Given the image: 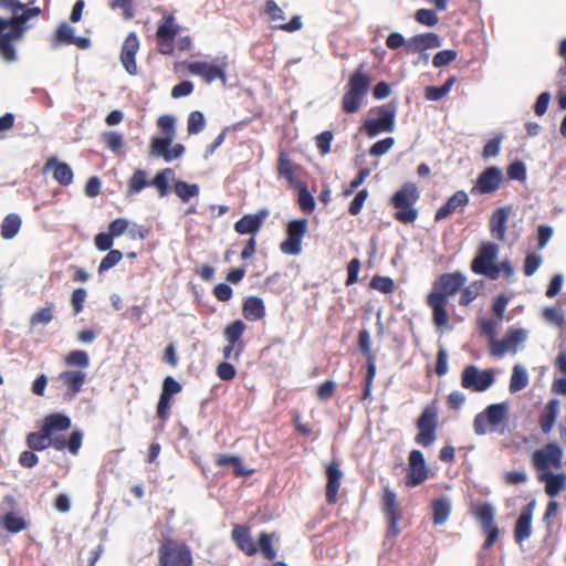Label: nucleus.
Returning a JSON list of instances; mask_svg holds the SVG:
<instances>
[{
	"label": "nucleus",
	"instance_id": "nucleus-48",
	"mask_svg": "<svg viewBox=\"0 0 566 566\" xmlns=\"http://www.w3.org/2000/svg\"><path fill=\"white\" fill-rule=\"evenodd\" d=\"M175 192L184 202H188L192 197L199 195L200 187L197 184L178 180L175 184Z\"/></svg>",
	"mask_w": 566,
	"mask_h": 566
},
{
	"label": "nucleus",
	"instance_id": "nucleus-7",
	"mask_svg": "<svg viewBox=\"0 0 566 566\" xmlns=\"http://www.w3.org/2000/svg\"><path fill=\"white\" fill-rule=\"evenodd\" d=\"M437 427H438V412L432 406H427L418 421L417 428L419 430L416 436V442L422 447H429L433 444L437 439Z\"/></svg>",
	"mask_w": 566,
	"mask_h": 566
},
{
	"label": "nucleus",
	"instance_id": "nucleus-8",
	"mask_svg": "<svg viewBox=\"0 0 566 566\" xmlns=\"http://www.w3.org/2000/svg\"><path fill=\"white\" fill-rule=\"evenodd\" d=\"M384 514L387 518V532L385 536V544L395 539L399 534L398 521L400 520V510L397 505V495L389 486L384 489L382 495Z\"/></svg>",
	"mask_w": 566,
	"mask_h": 566
},
{
	"label": "nucleus",
	"instance_id": "nucleus-44",
	"mask_svg": "<svg viewBox=\"0 0 566 566\" xmlns=\"http://www.w3.org/2000/svg\"><path fill=\"white\" fill-rule=\"evenodd\" d=\"M277 174L285 178L291 185H295V165L285 153H281L277 161Z\"/></svg>",
	"mask_w": 566,
	"mask_h": 566
},
{
	"label": "nucleus",
	"instance_id": "nucleus-25",
	"mask_svg": "<svg viewBox=\"0 0 566 566\" xmlns=\"http://www.w3.org/2000/svg\"><path fill=\"white\" fill-rule=\"evenodd\" d=\"M44 172L52 171L53 178L61 186H70L73 182L74 174L71 166L66 163L60 161L56 157H51L46 160Z\"/></svg>",
	"mask_w": 566,
	"mask_h": 566
},
{
	"label": "nucleus",
	"instance_id": "nucleus-42",
	"mask_svg": "<svg viewBox=\"0 0 566 566\" xmlns=\"http://www.w3.org/2000/svg\"><path fill=\"white\" fill-rule=\"evenodd\" d=\"M455 82L457 77L450 76L442 86H427L424 97L428 101H440L451 91Z\"/></svg>",
	"mask_w": 566,
	"mask_h": 566
},
{
	"label": "nucleus",
	"instance_id": "nucleus-29",
	"mask_svg": "<svg viewBox=\"0 0 566 566\" xmlns=\"http://www.w3.org/2000/svg\"><path fill=\"white\" fill-rule=\"evenodd\" d=\"M231 537L237 546L248 556H252L256 553L258 548L251 538L249 527L235 525L232 530Z\"/></svg>",
	"mask_w": 566,
	"mask_h": 566
},
{
	"label": "nucleus",
	"instance_id": "nucleus-43",
	"mask_svg": "<svg viewBox=\"0 0 566 566\" xmlns=\"http://www.w3.org/2000/svg\"><path fill=\"white\" fill-rule=\"evenodd\" d=\"M297 187V203L300 208L305 213H312L316 206L313 195L308 191L307 185L305 182H298Z\"/></svg>",
	"mask_w": 566,
	"mask_h": 566
},
{
	"label": "nucleus",
	"instance_id": "nucleus-14",
	"mask_svg": "<svg viewBox=\"0 0 566 566\" xmlns=\"http://www.w3.org/2000/svg\"><path fill=\"white\" fill-rule=\"evenodd\" d=\"M502 180V170L496 166H490L479 175L475 185L471 189V192L474 195L493 193L500 188Z\"/></svg>",
	"mask_w": 566,
	"mask_h": 566
},
{
	"label": "nucleus",
	"instance_id": "nucleus-5",
	"mask_svg": "<svg viewBox=\"0 0 566 566\" xmlns=\"http://www.w3.org/2000/svg\"><path fill=\"white\" fill-rule=\"evenodd\" d=\"M497 255L499 245L496 243L483 242L471 262L472 272L490 280H496L499 277V270H495Z\"/></svg>",
	"mask_w": 566,
	"mask_h": 566
},
{
	"label": "nucleus",
	"instance_id": "nucleus-56",
	"mask_svg": "<svg viewBox=\"0 0 566 566\" xmlns=\"http://www.w3.org/2000/svg\"><path fill=\"white\" fill-rule=\"evenodd\" d=\"M358 346L359 349L366 355L367 364L375 363V356L371 352L370 334L367 329H361L358 334Z\"/></svg>",
	"mask_w": 566,
	"mask_h": 566
},
{
	"label": "nucleus",
	"instance_id": "nucleus-62",
	"mask_svg": "<svg viewBox=\"0 0 566 566\" xmlns=\"http://www.w3.org/2000/svg\"><path fill=\"white\" fill-rule=\"evenodd\" d=\"M395 145V138L394 137H386L384 139H380L376 142L370 148H369V155L379 157L385 154H387L391 147Z\"/></svg>",
	"mask_w": 566,
	"mask_h": 566
},
{
	"label": "nucleus",
	"instance_id": "nucleus-22",
	"mask_svg": "<svg viewBox=\"0 0 566 566\" xmlns=\"http://www.w3.org/2000/svg\"><path fill=\"white\" fill-rule=\"evenodd\" d=\"M534 509L535 501H532L523 507L518 518L516 520L514 538L518 544L523 543L532 535V518Z\"/></svg>",
	"mask_w": 566,
	"mask_h": 566
},
{
	"label": "nucleus",
	"instance_id": "nucleus-21",
	"mask_svg": "<svg viewBox=\"0 0 566 566\" xmlns=\"http://www.w3.org/2000/svg\"><path fill=\"white\" fill-rule=\"evenodd\" d=\"M469 196L464 190L455 191L434 214V221L440 222L458 210L462 211L469 205Z\"/></svg>",
	"mask_w": 566,
	"mask_h": 566
},
{
	"label": "nucleus",
	"instance_id": "nucleus-6",
	"mask_svg": "<svg viewBox=\"0 0 566 566\" xmlns=\"http://www.w3.org/2000/svg\"><path fill=\"white\" fill-rule=\"evenodd\" d=\"M495 382V373L492 368L480 369L475 365H468L461 373V386L473 392H484Z\"/></svg>",
	"mask_w": 566,
	"mask_h": 566
},
{
	"label": "nucleus",
	"instance_id": "nucleus-26",
	"mask_svg": "<svg viewBox=\"0 0 566 566\" xmlns=\"http://www.w3.org/2000/svg\"><path fill=\"white\" fill-rule=\"evenodd\" d=\"M326 476H327V485H326V501L328 504H334L337 501V494L340 486V480L343 478V472L339 469V462L337 460H333L326 467Z\"/></svg>",
	"mask_w": 566,
	"mask_h": 566
},
{
	"label": "nucleus",
	"instance_id": "nucleus-17",
	"mask_svg": "<svg viewBox=\"0 0 566 566\" xmlns=\"http://www.w3.org/2000/svg\"><path fill=\"white\" fill-rule=\"evenodd\" d=\"M409 472L406 478V484L409 488L421 484L428 478L424 455L420 450H412L409 453Z\"/></svg>",
	"mask_w": 566,
	"mask_h": 566
},
{
	"label": "nucleus",
	"instance_id": "nucleus-27",
	"mask_svg": "<svg viewBox=\"0 0 566 566\" xmlns=\"http://www.w3.org/2000/svg\"><path fill=\"white\" fill-rule=\"evenodd\" d=\"M71 426L72 420L69 416L61 412H53L44 417L41 423V429L51 437H61L56 433L69 430Z\"/></svg>",
	"mask_w": 566,
	"mask_h": 566
},
{
	"label": "nucleus",
	"instance_id": "nucleus-20",
	"mask_svg": "<svg viewBox=\"0 0 566 566\" xmlns=\"http://www.w3.org/2000/svg\"><path fill=\"white\" fill-rule=\"evenodd\" d=\"M164 556L167 566H192L191 551L185 544L177 548L163 544L159 548V559Z\"/></svg>",
	"mask_w": 566,
	"mask_h": 566
},
{
	"label": "nucleus",
	"instance_id": "nucleus-23",
	"mask_svg": "<svg viewBox=\"0 0 566 566\" xmlns=\"http://www.w3.org/2000/svg\"><path fill=\"white\" fill-rule=\"evenodd\" d=\"M441 45L442 40L438 34L433 32L421 33L408 39L407 53H422L430 49L440 48Z\"/></svg>",
	"mask_w": 566,
	"mask_h": 566
},
{
	"label": "nucleus",
	"instance_id": "nucleus-18",
	"mask_svg": "<svg viewBox=\"0 0 566 566\" xmlns=\"http://www.w3.org/2000/svg\"><path fill=\"white\" fill-rule=\"evenodd\" d=\"M139 50V40L135 32H130L124 43L122 45L120 51V63L123 64L125 71L129 75H136L138 73L137 64H136V54Z\"/></svg>",
	"mask_w": 566,
	"mask_h": 566
},
{
	"label": "nucleus",
	"instance_id": "nucleus-2",
	"mask_svg": "<svg viewBox=\"0 0 566 566\" xmlns=\"http://www.w3.org/2000/svg\"><path fill=\"white\" fill-rule=\"evenodd\" d=\"M420 193L415 182H405L390 198V205L397 210L395 219L401 223H413L418 218V210L415 208Z\"/></svg>",
	"mask_w": 566,
	"mask_h": 566
},
{
	"label": "nucleus",
	"instance_id": "nucleus-30",
	"mask_svg": "<svg viewBox=\"0 0 566 566\" xmlns=\"http://www.w3.org/2000/svg\"><path fill=\"white\" fill-rule=\"evenodd\" d=\"M242 313L245 319L256 322L265 316L264 302L259 296H248L242 306Z\"/></svg>",
	"mask_w": 566,
	"mask_h": 566
},
{
	"label": "nucleus",
	"instance_id": "nucleus-49",
	"mask_svg": "<svg viewBox=\"0 0 566 566\" xmlns=\"http://www.w3.org/2000/svg\"><path fill=\"white\" fill-rule=\"evenodd\" d=\"M104 145L115 154H118L124 146L123 134L115 130H106L101 135Z\"/></svg>",
	"mask_w": 566,
	"mask_h": 566
},
{
	"label": "nucleus",
	"instance_id": "nucleus-52",
	"mask_svg": "<svg viewBox=\"0 0 566 566\" xmlns=\"http://www.w3.org/2000/svg\"><path fill=\"white\" fill-rule=\"evenodd\" d=\"M188 134L189 135H197L201 133L205 129L206 126V118L202 112L200 111H193L188 116Z\"/></svg>",
	"mask_w": 566,
	"mask_h": 566
},
{
	"label": "nucleus",
	"instance_id": "nucleus-28",
	"mask_svg": "<svg viewBox=\"0 0 566 566\" xmlns=\"http://www.w3.org/2000/svg\"><path fill=\"white\" fill-rule=\"evenodd\" d=\"M512 207L504 206L495 209L490 218V231L493 238L504 241L506 233V223Z\"/></svg>",
	"mask_w": 566,
	"mask_h": 566
},
{
	"label": "nucleus",
	"instance_id": "nucleus-54",
	"mask_svg": "<svg viewBox=\"0 0 566 566\" xmlns=\"http://www.w3.org/2000/svg\"><path fill=\"white\" fill-rule=\"evenodd\" d=\"M123 259V253L119 250H109L108 253L102 259L98 265V274H103L117 265Z\"/></svg>",
	"mask_w": 566,
	"mask_h": 566
},
{
	"label": "nucleus",
	"instance_id": "nucleus-9",
	"mask_svg": "<svg viewBox=\"0 0 566 566\" xmlns=\"http://www.w3.org/2000/svg\"><path fill=\"white\" fill-rule=\"evenodd\" d=\"M179 30L180 27L175 22V17L172 14L163 19L156 31L157 49L160 54H174L175 41Z\"/></svg>",
	"mask_w": 566,
	"mask_h": 566
},
{
	"label": "nucleus",
	"instance_id": "nucleus-4",
	"mask_svg": "<svg viewBox=\"0 0 566 566\" xmlns=\"http://www.w3.org/2000/svg\"><path fill=\"white\" fill-rule=\"evenodd\" d=\"M510 403L507 401L491 403L473 419V430L476 436L499 431V426L509 419ZM504 433V429L500 430Z\"/></svg>",
	"mask_w": 566,
	"mask_h": 566
},
{
	"label": "nucleus",
	"instance_id": "nucleus-45",
	"mask_svg": "<svg viewBox=\"0 0 566 566\" xmlns=\"http://www.w3.org/2000/svg\"><path fill=\"white\" fill-rule=\"evenodd\" d=\"M1 525L12 534L19 533L27 527L24 518L15 515L13 512H8L1 517Z\"/></svg>",
	"mask_w": 566,
	"mask_h": 566
},
{
	"label": "nucleus",
	"instance_id": "nucleus-24",
	"mask_svg": "<svg viewBox=\"0 0 566 566\" xmlns=\"http://www.w3.org/2000/svg\"><path fill=\"white\" fill-rule=\"evenodd\" d=\"M427 304L432 310V319L437 327H444L448 325V298L444 293H429L427 296Z\"/></svg>",
	"mask_w": 566,
	"mask_h": 566
},
{
	"label": "nucleus",
	"instance_id": "nucleus-3",
	"mask_svg": "<svg viewBox=\"0 0 566 566\" xmlns=\"http://www.w3.org/2000/svg\"><path fill=\"white\" fill-rule=\"evenodd\" d=\"M398 102L396 99L370 109L374 118H366L361 129L369 138H375L381 133H392L396 128Z\"/></svg>",
	"mask_w": 566,
	"mask_h": 566
},
{
	"label": "nucleus",
	"instance_id": "nucleus-40",
	"mask_svg": "<svg viewBox=\"0 0 566 566\" xmlns=\"http://www.w3.org/2000/svg\"><path fill=\"white\" fill-rule=\"evenodd\" d=\"M175 138L167 136H154L149 146V154L151 157H163L166 159L169 147L171 146Z\"/></svg>",
	"mask_w": 566,
	"mask_h": 566
},
{
	"label": "nucleus",
	"instance_id": "nucleus-59",
	"mask_svg": "<svg viewBox=\"0 0 566 566\" xmlns=\"http://www.w3.org/2000/svg\"><path fill=\"white\" fill-rule=\"evenodd\" d=\"M415 19L418 23L426 27H434L439 19L437 13L431 9H419L415 13Z\"/></svg>",
	"mask_w": 566,
	"mask_h": 566
},
{
	"label": "nucleus",
	"instance_id": "nucleus-13",
	"mask_svg": "<svg viewBox=\"0 0 566 566\" xmlns=\"http://www.w3.org/2000/svg\"><path fill=\"white\" fill-rule=\"evenodd\" d=\"M563 450L554 442L533 453V464L538 471H549L551 467L559 468L562 465Z\"/></svg>",
	"mask_w": 566,
	"mask_h": 566
},
{
	"label": "nucleus",
	"instance_id": "nucleus-10",
	"mask_svg": "<svg viewBox=\"0 0 566 566\" xmlns=\"http://www.w3.org/2000/svg\"><path fill=\"white\" fill-rule=\"evenodd\" d=\"M474 515L484 534H486L484 548H490L499 537V527L494 523L495 510L489 502L478 505L474 510Z\"/></svg>",
	"mask_w": 566,
	"mask_h": 566
},
{
	"label": "nucleus",
	"instance_id": "nucleus-33",
	"mask_svg": "<svg viewBox=\"0 0 566 566\" xmlns=\"http://www.w3.org/2000/svg\"><path fill=\"white\" fill-rule=\"evenodd\" d=\"M59 379L67 385L72 395H76L82 390L86 380V373L83 370H65L59 375Z\"/></svg>",
	"mask_w": 566,
	"mask_h": 566
},
{
	"label": "nucleus",
	"instance_id": "nucleus-39",
	"mask_svg": "<svg viewBox=\"0 0 566 566\" xmlns=\"http://www.w3.org/2000/svg\"><path fill=\"white\" fill-rule=\"evenodd\" d=\"M74 28L71 27L67 22H61L56 28L52 39V48L56 49L60 45H71L72 41H74Z\"/></svg>",
	"mask_w": 566,
	"mask_h": 566
},
{
	"label": "nucleus",
	"instance_id": "nucleus-36",
	"mask_svg": "<svg viewBox=\"0 0 566 566\" xmlns=\"http://www.w3.org/2000/svg\"><path fill=\"white\" fill-rule=\"evenodd\" d=\"M528 380L526 368L520 364L514 365L509 386L510 392L515 394L523 390L527 387Z\"/></svg>",
	"mask_w": 566,
	"mask_h": 566
},
{
	"label": "nucleus",
	"instance_id": "nucleus-57",
	"mask_svg": "<svg viewBox=\"0 0 566 566\" xmlns=\"http://www.w3.org/2000/svg\"><path fill=\"white\" fill-rule=\"evenodd\" d=\"M458 56V52L455 50L447 49L439 51L434 54L432 59V65L437 69L449 65L453 62Z\"/></svg>",
	"mask_w": 566,
	"mask_h": 566
},
{
	"label": "nucleus",
	"instance_id": "nucleus-46",
	"mask_svg": "<svg viewBox=\"0 0 566 566\" xmlns=\"http://www.w3.org/2000/svg\"><path fill=\"white\" fill-rule=\"evenodd\" d=\"M245 329V323L241 319H235L224 328L223 336L228 343L238 344Z\"/></svg>",
	"mask_w": 566,
	"mask_h": 566
},
{
	"label": "nucleus",
	"instance_id": "nucleus-1",
	"mask_svg": "<svg viewBox=\"0 0 566 566\" xmlns=\"http://www.w3.org/2000/svg\"><path fill=\"white\" fill-rule=\"evenodd\" d=\"M83 433L80 430H74L67 439L64 437H51L43 429L40 432H30L27 436L25 442L32 451H43L48 448H53L57 451L67 449L70 453L76 455L82 447Z\"/></svg>",
	"mask_w": 566,
	"mask_h": 566
},
{
	"label": "nucleus",
	"instance_id": "nucleus-50",
	"mask_svg": "<svg viewBox=\"0 0 566 566\" xmlns=\"http://www.w3.org/2000/svg\"><path fill=\"white\" fill-rule=\"evenodd\" d=\"M217 464L220 467L233 465L235 476H245L251 473L242 465V461L237 455L222 454L217 459Z\"/></svg>",
	"mask_w": 566,
	"mask_h": 566
},
{
	"label": "nucleus",
	"instance_id": "nucleus-60",
	"mask_svg": "<svg viewBox=\"0 0 566 566\" xmlns=\"http://www.w3.org/2000/svg\"><path fill=\"white\" fill-rule=\"evenodd\" d=\"M507 177L511 180L524 181L526 179V166L521 160L511 163L507 167Z\"/></svg>",
	"mask_w": 566,
	"mask_h": 566
},
{
	"label": "nucleus",
	"instance_id": "nucleus-32",
	"mask_svg": "<svg viewBox=\"0 0 566 566\" xmlns=\"http://www.w3.org/2000/svg\"><path fill=\"white\" fill-rule=\"evenodd\" d=\"M559 402L557 399L549 400L539 416V426L544 433H548L556 422Z\"/></svg>",
	"mask_w": 566,
	"mask_h": 566
},
{
	"label": "nucleus",
	"instance_id": "nucleus-31",
	"mask_svg": "<svg viewBox=\"0 0 566 566\" xmlns=\"http://www.w3.org/2000/svg\"><path fill=\"white\" fill-rule=\"evenodd\" d=\"M364 64H360L359 67L350 75L347 88L355 94H360L361 96H366L370 87V77L368 74L364 73Z\"/></svg>",
	"mask_w": 566,
	"mask_h": 566
},
{
	"label": "nucleus",
	"instance_id": "nucleus-58",
	"mask_svg": "<svg viewBox=\"0 0 566 566\" xmlns=\"http://www.w3.org/2000/svg\"><path fill=\"white\" fill-rule=\"evenodd\" d=\"M370 287L382 293H391L395 289L392 279L388 276L375 275L370 281Z\"/></svg>",
	"mask_w": 566,
	"mask_h": 566
},
{
	"label": "nucleus",
	"instance_id": "nucleus-35",
	"mask_svg": "<svg viewBox=\"0 0 566 566\" xmlns=\"http://www.w3.org/2000/svg\"><path fill=\"white\" fill-rule=\"evenodd\" d=\"M146 187H150L149 180L147 179V172L143 169H136L128 180V187L126 190V198H130Z\"/></svg>",
	"mask_w": 566,
	"mask_h": 566
},
{
	"label": "nucleus",
	"instance_id": "nucleus-37",
	"mask_svg": "<svg viewBox=\"0 0 566 566\" xmlns=\"http://www.w3.org/2000/svg\"><path fill=\"white\" fill-rule=\"evenodd\" d=\"M21 223L22 221L19 214L9 213L1 222V237L6 240L13 239L19 233Z\"/></svg>",
	"mask_w": 566,
	"mask_h": 566
},
{
	"label": "nucleus",
	"instance_id": "nucleus-19",
	"mask_svg": "<svg viewBox=\"0 0 566 566\" xmlns=\"http://www.w3.org/2000/svg\"><path fill=\"white\" fill-rule=\"evenodd\" d=\"M269 216L270 210L266 208H262L255 213L244 214L234 223V231L239 234H251L254 237Z\"/></svg>",
	"mask_w": 566,
	"mask_h": 566
},
{
	"label": "nucleus",
	"instance_id": "nucleus-51",
	"mask_svg": "<svg viewBox=\"0 0 566 566\" xmlns=\"http://www.w3.org/2000/svg\"><path fill=\"white\" fill-rule=\"evenodd\" d=\"M484 286L483 281H475L464 287L461 292V296L459 300V304L461 306H468L471 302H473L478 295L481 293L482 289Z\"/></svg>",
	"mask_w": 566,
	"mask_h": 566
},
{
	"label": "nucleus",
	"instance_id": "nucleus-61",
	"mask_svg": "<svg viewBox=\"0 0 566 566\" xmlns=\"http://www.w3.org/2000/svg\"><path fill=\"white\" fill-rule=\"evenodd\" d=\"M157 125L161 128L163 136L176 137V118L172 115H161L157 120Z\"/></svg>",
	"mask_w": 566,
	"mask_h": 566
},
{
	"label": "nucleus",
	"instance_id": "nucleus-41",
	"mask_svg": "<svg viewBox=\"0 0 566 566\" xmlns=\"http://www.w3.org/2000/svg\"><path fill=\"white\" fill-rule=\"evenodd\" d=\"M175 176V171L171 168H165L156 174V176L149 180L150 187H155L160 197H164L168 193L169 179Z\"/></svg>",
	"mask_w": 566,
	"mask_h": 566
},
{
	"label": "nucleus",
	"instance_id": "nucleus-15",
	"mask_svg": "<svg viewBox=\"0 0 566 566\" xmlns=\"http://www.w3.org/2000/svg\"><path fill=\"white\" fill-rule=\"evenodd\" d=\"M0 8L9 9L12 11V17L8 19L9 25L28 27L27 21L32 17H38L41 13L40 8H28L19 0H0Z\"/></svg>",
	"mask_w": 566,
	"mask_h": 566
},
{
	"label": "nucleus",
	"instance_id": "nucleus-55",
	"mask_svg": "<svg viewBox=\"0 0 566 566\" xmlns=\"http://www.w3.org/2000/svg\"><path fill=\"white\" fill-rule=\"evenodd\" d=\"M272 534L269 533H261L259 536V548L261 553L264 555V557L269 560H273L276 558V551L273 548L272 545Z\"/></svg>",
	"mask_w": 566,
	"mask_h": 566
},
{
	"label": "nucleus",
	"instance_id": "nucleus-11",
	"mask_svg": "<svg viewBox=\"0 0 566 566\" xmlns=\"http://www.w3.org/2000/svg\"><path fill=\"white\" fill-rule=\"evenodd\" d=\"M307 231L306 219H295L287 223V238L280 245L283 253L289 255H298L302 252V240Z\"/></svg>",
	"mask_w": 566,
	"mask_h": 566
},
{
	"label": "nucleus",
	"instance_id": "nucleus-12",
	"mask_svg": "<svg viewBox=\"0 0 566 566\" xmlns=\"http://www.w3.org/2000/svg\"><path fill=\"white\" fill-rule=\"evenodd\" d=\"M227 56H223L219 64H211L208 62L196 61L189 64L188 70L191 74L201 76L206 83L210 84L213 81H221L227 83Z\"/></svg>",
	"mask_w": 566,
	"mask_h": 566
},
{
	"label": "nucleus",
	"instance_id": "nucleus-38",
	"mask_svg": "<svg viewBox=\"0 0 566 566\" xmlns=\"http://www.w3.org/2000/svg\"><path fill=\"white\" fill-rule=\"evenodd\" d=\"M432 510H433V524L434 525H442L444 524L451 513V502L448 497L443 496L440 497L432 503Z\"/></svg>",
	"mask_w": 566,
	"mask_h": 566
},
{
	"label": "nucleus",
	"instance_id": "nucleus-53",
	"mask_svg": "<svg viewBox=\"0 0 566 566\" xmlns=\"http://www.w3.org/2000/svg\"><path fill=\"white\" fill-rule=\"evenodd\" d=\"M65 364L67 366H74L80 368H87L90 366V357L85 350L75 349L72 350L65 357Z\"/></svg>",
	"mask_w": 566,
	"mask_h": 566
},
{
	"label": "nucleus",
	"instance_id": "nucleus-63",
	"mask_svg": "<svg viewBox=\"0 0 566 566\" xmlns=\"http://www.w3.org/2000/svg\"><path fill=\"white\" fill-rule=\"evenodd\" d=\"M542 256L535 252L528 253L524 261L523 271L526 276H532L539 269Z\"/></svg>",
	"mask_w": 566,
	"mask_h": 566
},
{
	"label": "nucleus",
	"instance_id": "nucleus-47",
	"mask_svg": "<svg viewBox=\"0 0 566 566\" xmlns=\"http://www.w3.org/2000/svg\"><path fill=\"white\" fill-rule=\"evenodd\" d=\"M364 96L360 94H355L352 91L347 90V92L343 95L342 98V108L346 114L356 113L364 103Z\"/></svg>",
	"mask_w": 566,
	"mask_h": 566
},
{
	"label": "nucleus",
	"instance_id": "nucleus-34",
	"mask_svg": "<svg viewBox=\"0 0 566 566\" xmlns=\"http://www.w3.org/2000/svg\"><path fill=\"white\" fill-rule=\"evenodd\" d=\"M541 480L545 481V492L552 497L558 495L566 484V475L564 473H554L552 471L542 473Z\"/></svg>",
	"mask_w": 566,
	"mask_h": 566
},
{
	"label": "nucleus",
	"instance_id": "nucleus-16",
	"mask_svg": "<svg viewBox=\"0 0 566 566\" xmlns=\"http://www.w3.org/2000/svg\"><path fill=\"white\" fill-rule=\"evenodd\" d=\"M467 276L460 272L441 274L433 284L431 293H444V296H452L464 286Z\"/></svg>",
	"mask_w": 566,
	"mask_h": 566
},
{
	"label": "nucleus",
	"instance_id": "nucleus-64",
	"mask_svg": "<svg viewBox=\"0 0 566 566\" xmlns=\"http://www.w3.org/2000/svg\"><path fill=\"white\" fill-rule=\"evenodd\" d=\"M182 387L172 376H167L163 381L160 395L171 398L181 391Z\"/></svg>",
	"mask_w": 566,
	"mask_h": 566
}]
</instances>
